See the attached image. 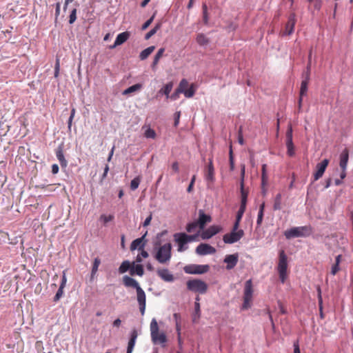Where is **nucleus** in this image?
I'll list each match as a JSON object with an SVG mask.
<instances>
[{"instance_id": "obj_57", "label": "nucleus", "mask_w": 353, "mask_h": 353, "mask_svg": "<svg viewBox=\"0 0 353 353\" xmlns=\"http://www.w3.org/2000/svg\"><path fill=\"white\" fill-rule=\"evenodd\" d=\"M322 6V0H315L314 3V8L316 10H319Z\"/></svg>"}, {"instance_id": "obj_41", "label": "nucleus", "mask_w": 353, "mask_h": 353, "mask_svg": "<svg viewBox=\"0 0 353 353\" xmlns=\"http://www.w3.org/2000/svg\"><path fill=\"white\" fill-rule=\"evenodd\" d=\"M141 180L139 177H135L131 181L130 183V188L132 190H135L138 188L140 184Z\"/></svg>"}, {"instance_id": "obj_17", "label": "nucleus", "mask_w": 353, "mask_h": 353, "mask_svg": "<svg viewBox=\"0 0 353 353\" xmlns=\"http://www.w3.org/2000/svg\"><path fill=\"white\" fill-rule=\"evenodd\" d=\"M296 23V15L294 13L290 14L288 21L285 25V30L283 35H290L293 33Z\"/></svg>"}, {"instance_id": "obj_55", "label": "nucleus", "mask_w": 353, "mask_h": 353, "mask_svg": "<svg viewBox=\"0 0 353 353\" xmlns=\"http://www.w3.org/2000/svg\"><path fill=\"white\" fill-rule=\"evenodd\" d=\"M340 268H339V265L337 264V263H334L332 266V269H331V274L332 275H335L338 271L339 270Z\"/></svg>"}, {"instance_id": "obj_35", "label": "nucleus", "mask_w": 353, "mask_h": 353, "mask_svg": "<svg viewBox=\"0 0 353 353\" xmlns=\"http://www.w3.org/2000/svg\"><path fill=\"white\" fill-rule=\"evenodd\" d=\"M241 201L240 208H246L248 193L245 191L244 187L241 188Z\"/></svg>"}, {"instance_id": "obj_44", "label": "nucleus", "mask_w": 353, "mask_h": 353, "mask_svg": "<svg viewBox=\"0 0 353 353\" xmlns=\"http://www.w3.org/2000/svg\"><path fill=\"white\" fill-rule=\"evenodd\" d=\"M63 289L64 288L62 286H59L55 296H54V301L57 302L63 294Z\"/></svg>"}, {"instance_id": "obj_63", "label": "nucleus", "mask_w": 353, "mask_h": 353, "mask_svg": "<svg viewBox=\"0 0 353 353\" xmlns=\"http://www.w3.org/2000/svg\"><path fill=\"white\" fill-rule=\"evenodd\" d=\"M59 168L57 164H53L52 165V173L56 174L59 172Z\"/></svg>"}, {"instance_id": "obj_36", "label": "nucleus", "mask_w": 353, "mask_h": 353, "mask_svg": "<svg viewBox=\"0 0 353 353\" xmlns=\"http://www.w3.org/2000/svg\"><path fill=\"white\" fill-rule=\"evenodd\" d=\"M310 68H311V63L310 61L307 63L306 70L302 74L303 79H305L306 81H310Z\"/></svg>"}, {"instance_id": "obj_14", "label": "nucleus", "mask_w": 353, "mask_h": 353, "mask_svg": "<svg viewBox=\"0 0 353 353\" xmlns=\"http://www.w3.org/2000/svg\"><path fill=\"white\" fill-rule=\"evenodd\" d=\"M174 241L178 243V252H183L188 249L185 245L188 243L186 239L184 237L183 232L176 233L174 234Z\"/></svg>"}, {"instance_id": "obj_13", "label": "nucleus", "mask_w": 353, "mask_h": 353, "mask_svg": "<svg viewBox=\"0 0 353 353\" xmlns=\"http://www.w3.org/2000/svg\"><path fill=\"white\" fill-rule=\"evenodd\" d=\"M286 146H287V153L290 157H292L294 155V148L292 141V128L290 126L286 132Z\"/></svg>"}, {"instance_id": "obj_7", "label": "nucleus", "mask_w": 353, "mask_h": 353, "mask_svg": "<svg viewBox=\"0 0 353 353\" xmlns=\"http://www.w3.org/2000/svg\"><path fill=\"white\" fill-rule=\"evenodd\" d=\"M287 269H288V257L284 250H281L279 252V261L278 264V272L279 274V279L281 283H284L287 278Z\"/></svg>"}, {"instance_id": "obj_47", "label": "nucleus", "mask_w": 353, "mask_h": 353, "mask_svg": "<svg viewBox=\"0 0 353 353\" xmlns=\"http://www.w3.org/2000/svg\"><path fill=\"white\" fill-rule=\"evenodd\" d=\"M245 172V165H242L241 168V182H240L241 188L244 187Z\"/></svg>"}, {"instance_id": "obj_23", "label": "nucleus", "mask_w": 353, "mask_h": 353, "mask_svg": "<svg viewBox=\"0 0 353 353\" xmlns=\"http://www.w3.org/2000/svg\"><path fill=\"white\" fill-rule=\"evenodd\" d=\"M349 159V151L345 148L340 154L339 165L341 170H346Z\"/></svg>"}, {"instance_id": "obj_59", "label": "nucleus", "mask_w": 353, "mask_h": 353, "mask_svg": "<svg viewBox=\"0 0 353 353\" xmlns=\"http://www.w3.org/2000/svg\"><path fill=\"white\" fill-rule=\"evenodd\" d=\"M60 8L61 3L59 2L56 3V9H55V20L57 21L58 16L60 14Z\"/></svg>"}, {"instance_id": "obj_50", "label": "nucleus", "mask_w": 353, "mask_h": 353, "mask_svg": "<svg viewBox=\"0 0 353 353\" xmlns=\"http://www.w3.org/2000/svg\"><path fill=\"white\" fill-rule=\"evenodd\" d=\"M179 89L177 88L171 95H170L169 98H170L172 101H176L179 97V94L182 93V92H179Z\"/></svg>"}, {"instance_id": "obj_45", "label": "nucleus", "mask_w": 353, "mask_h": 353, "mask_svg": "<svg viewBox=\"0 0 353 353\" xmlns=\"http://www.w3.org/2000/svg\"><path fill=\"white\" fill-rule=\"evenodd\" d=\"M188 86V82L185 79H183L179 85L178 88L180 90L179 92H183L185 88Z\"/></svg>"}, {"instance_id": "obj_11", "label": "nucleus", "mask_w": 353, "mask_h": 353, "mask_svg": "<svg viewBox=\"0 0 353 353\" xmlns=\"http://www.w3.org/2000/svg\"><path fill=\"white\" fill-rule=\"evenodd\" d=\"M195 252L198 255L205 256L214 254L216 249L209 244L201 243L196 247Z\"/></svg>"}, {"instance_id": "obj_19", "label": "nucleus", "mask_w": 353, "mask_h": 353, "mask_svg": "<svg viewBox=\"0 0 353 353\" xmlns=\"http://www.w3.org/2000/svg\"><path fill=\"white\" fill-rule=\"evenodd\" d=\"M158 276L165 282H172L174 280V276L166 269H159L157 271Z\"/></svg>"}, {"instance_id": "obj_39", "label": "nucleus", "mask_w": 353, "mask_h": 353, "mask_svg": "<svg viewBox=\"0 0 353 353\" xmlns=\"http://www.w3.org/2000/svg\"><path fill=\"white\" fill-rule=\"evenodd\" d=\"M100 263H101V260L99 258H95L94 260L92 268V272H91L92 276L94 275L97 273Z\"/></svg>"}, {"instance_id": "obj_1", "label": "nucleus", "mask_w": 353, "mask_h": 353, "mask_svg": "<svg viewBox=\"0 0 353 353\" xmlns=\"http://www.w3.org/2000/svg\"><path fill=\"white\" fill-rule=\"evenodd\" d=\"M123 285L127 288H133L137 291V302L141 315H144L146 305V296L143 290L140 287L138 281L134 279L125 275L123 277Z\"/></svg>"}, {"instance_id": "obj_46", "label": "nucleus", "mask_w": 353, "mask_h": 353, "mask_svg": "<svg viewBox=\"0 0 353 353\" xmlns=\"http://www.w3.org/2000/svg\"><path fill=\"white\" fill-rule=\"evenodd\" d=\"M77 8H73L69 17V23L72 24L77 19Z\"/></svg>"}, {"instance_id": "obj_18", "label": "nucleus", "mask_w": 353, "mask_h": 353, "mask_svg": "<svg viewBox=\"0 0 353 353\" xmlns=\"http://www.w3.org/2000/svg\"><path fill=\"white\" fill-rule=\"evenodd\" d=\"M211 221L212 218L210 215L205 214L202 210H199V219L196 221L201 230H203L205 225Z\"/></svg>"}, {"instance_id": "obj_3", "label": "nucleus", "mask_w": 353, "mask_h": 353, "mask_svg": "<svg viewBox=\"0 0 353 353\" xmlns=\"http://www.w3.org/2000/svg\"><path fill=\"white\" fill-rule=\"evenodd\" d=\"M311 228L308 226L294 227L287 230L284 232V235L287 239L297 237L307 236L311 234Z\"/></svg>"}, {"instance_id": "obj_62", "label": "nucleus", "mask_w": 353, "mask_h": 353, "mask_svg": "<svg viewBox=\"0 0 353 353\" xmlns=\"http://www.w3.org/2000/svg\"><path fill=\"white\" fill-rule=\"evenodd\" d=\"M240 222L241 221H239V220H235V222L233 225V227H232V230H234V231H239V224H240Z\"/></svg>"}, {"instance_id": "obj_28", "label": "nucleus", "mask_w": 353, "mask_h": 353, "mask_svg": "<svg viewBox=\"0 0 353 353\" xmlns=\"http://www.w3.org/2000/svg\"><path fill=\"white\" fill-rule=\"evenodd\" d=\"M154 49L155 47L152 46L142 50L139 54V59L141 60L146 59L148 57V56L154 50Z\"/></svg>"}, {"instance_id": "obj_27", "label": "nucleus", "mask_w": 353, "mask_h": 353, "mask_svg": "<svg viewBox=\"0 0 353 353\" xmlns=\"http://www.w3.org/2000/svg\"><path fill=\"white\" fill-rule=\"evenodd\" d=\"M165 52V49L163 48H161L159 49L158 52L155 54L154 57V60L152 61V63L151 65V67L152 70H155L156 65L158 64L159 59L162 57L163 52Z\"/></svg>"}, {"instance_id": "obj_60", "label": "nucleus", "mask_w": 353, "mask_h": 353, "mask_svg": "<svg viewBox=\"0 0 353 353\" xmlns=\"http://www.w3.org/2000/svg\"><path fill=\"white\" fill-rule=\"evenodd\" d=\"M152 219V213H150V214L144 221V222L143 223V227L148 226L150 223Z\"/></svg>"}, {"instance_id": "obj_56", "label": "nucleus", "mask_w": 353, "mask_h": 353, "mask_svg": "<svg viewBox=\"0 0 353 353\" xmlns=\"http://www.w3.org/2000/svg\"><path fill=\"white\" fill-rule=\"evenodd\" d=\"M66 282H67V278H66L65 272V271H63V275L61 277V282L59 286H62V287L65 288V285H66Z\"/></svg>"}, {"instance_id": "obj_33", "label": "nucleus", "mask_w": 353, "mask_h": 353, "mask_svg": "<svg viewBox=\"0 0 353 353\" xmlns=\"http://www.w3.org/2000/svg\"><path fill=\"white\" fill-rule=\"evenodd\" d=\"M196 42L201 46H205L208 44L209 39L203 33H200L196 37Z\"/></svg>"}, {"instance_id": "obj_42", "label": "nucleus", "mask_w": 353, "mask_h": 353, "mask_svg": "<svg viewBox=\"0 0 353 353\" xmlns=\"http://www.w3.org/2000/svg\"><path fill=\"white\" fill-rule=\"evenodd\" d=\"M144 136L148 139H154L156 137V132L153 129L149 128L145 130Z\"/></svg>"}, {"instance_id": "obj_31", "label": "nucleus", "mask_w": 353, "mask_h": 353, "mask_svg": "<svg viewBox=\"0 0 353 353\" xmlns=\"http://www.w3.org/2000/svg\"><path fill=\"white\" fill-rule=\"evenodd\" d=\"M281 199L282 195L281 193L276 195L273 205L274 210H280L281 209Z\"/></svg>"}, {"instance_id": "obj_5", "label": "nucleus", "mask_w": 353, "mask_h": 353, "mask_svg": "<svg viewBox=\"0 0 353 353\" xmlns=\"http://www.w3.org/2000/svg\"><path fill=\"white\" fill-rule=\"evenodd\" d=\"M171 250L172 245L170 243H165L163 245L161 246L155 255V259L160 263H165L169 261L171 259Z\"/></svg>"}, {"instance_id": "obj_38", "label": "nucleus", "mask_w": 353, "mask_h": 353, "mask_svg": "<svg viewBox=\"0 0 353 353\" xmlns=\"http://www.w3.org/2000/svg\"><path fill=\"white\" fill-rule=\"evenodd\" d=\"M197 227H199L197 221H193L187 224L186 230L188 232H192L196 229Z\"/></svg>"}, {"instance_id": "obj_49", "label": "nucleus", "mask_w": 353, "mask_h": 353, "mask_svg": "<svg viewBox=\"0 0 353 353\" xmlns=\"http://www.w3.org/2000/svg\"><path fill=\"white\" fill-rule=\"evenodd\" d=\"M154 18V14H153L149 19H148L142 26L141 29L145 30L152 23Z\"/></svg>"}, {"instance_id": "obj_24", "label": "nucleus", "mask_w": 353, "mask_h": 353, "mask_svg": "<svg viewBox=\"0 0 353 353\" xmlns=\"http://www.w3.org/2000/svg\"><path fill=\"white\" fill-rule=\"evenodd\" d=\"M130 274L131 276L138 275L142 276L144 274L143 267L141 264L134 265V262L132 263V268L130 270Z\"/></svg>"}, {"instance_id": "obj_53", "label": "nucleus", "mask_w": 353, "mask_h": 353, "mask_svg": "<svg viewBox=\"0 0 353 353\" xmlns=\"http://www.w3.org/2000/svg\"><path fill=\"white\" fill-rule=\"evenodd\" d=\"M59 60L57 59L55 66H54V76L55 78L59 77Z\"/></svg>"}, {"instance_id": "obj_25", "label": "nucleus", "mask_w": 353, "mask_h": 353, "mask_svg": "<svg viewBox=\"0 0 353 353\" xmlns=\"http://www.w3.org/2000/svg\"><path fill=\"white\" fill-rule=\"evenodd\" d=\"M130 34L128 32H123L119 34L114 41V46H120L125 43L129 38Z\"/></svg>"}, {"instance_id": "obj_61", "label": "nucleus", "mask_w": 353, "mask_h": 353, "mask_svg": "<svg viewBox=\"0 0 353 353\" xmlns=\"http://www.w3.org/2000/svg\"><path fill=\"white\" fill-rule=\"evenodd\" d=\"M180 112H177L174 114V126H177L179 123Z\"/></svg>"}, {"instance_id": "obj_40", "label": "nucleus", "mask_w": 353, "mask_h": 353, "mask_svg": "<svg viewBox=\"0 0 353 353\" xmlns=\"http://www.w3.org/2000/svg\"><path fill=\"white\" fill-rule=\"evenodd\" d=\"M185 97L187 98H191L194 96L195 93V89L194 88L193 84H192L189 89L185 90V91L183 92Z\"/></svg>"}, {"instance_id": "obj_51", "label": "nucleus", "mask_w": 353, "mask_h": 353, "mask_svg": "<svg viewBox=\"0 0 353 353\" xmlns=\"http://www.w3.org/2000/svg\"><path fill=\"white\" fill-rule=\"evenodd\" d=\"M245 211V208H239V210H238V212L236 213V219L239 220V221H241L242 217H243V215Z\"/></svg>"}, {"instance_id": "obj_54", "label": "nucleus", "mask_w": 353, "mask_h": 353, "mask_svg": "<svg viewBox=\"0 0 353 353\" xmlns=\"http://www.w3.org/2000/svg\"><path fill=\"white\" fill-rule=\"evenodd\" d=\"M263 212H259L257 220H256V225L258 227L261 226L262 221H263Z\"/></svg>"}, {"instance_id": "obj_26", "label": "nucleus", "mask_w": 353, "mask_h": 353, "mask_svg": "<svg viewBox=\"0 0 353 353\" xmlns=\"http://www.w3.org/2000/svg\"><path fill=\"white\" fill-rule=\"evenodd\" d=\"M173 88V83L169 82L165 85L163 88H162L159 91V94H165L166 98L168 99L170 97V93Z\"/></svg>"}, {"instance_id": "obj_48", "label": "nucleus", "mask_w": 353, "mask_h": 353, "mask_svg": "<svg viewBox=\"0 0 353 353\" xmlns=\"http://www.w3.org/2000/svg\"><path fill=\"white\" fill-rule=\"evenodd\" d=\"M183 235H184V237L186 239L188 243V242H192V241H194L197 236H198V233L197 234H192V235H188L185 233H183Z\"/></svg>"}, {"instance_id": "obj_10", "label": "nucleus", "mask_w": 353, "mask_h": 353, "mask_svg": "<svg viewBox=\"0 0 353 353\" xmlns=\"http://www.w3.org/2000/svg\"><path fill=\"white\" fill-rule=\"evenodd\" d=\"M222 230V227L220 225H211L206 230H203L201 234V237L203 240L209 239L213 236L216 235Z\"/></svg>"}, {"instance_id": "obj_22", "label": "nucleus", "mask_w": 353, "mask_h": 353, "mask_svg": "<svg viewBox=\"0 0 353 353\" xmlns=\"http://www.w3.org/2000/svg\"><path fill=\"white\" fill-rule=\"evenodd\" d=\"M205 180L207 181H210L213 183L214 181V168L212 163V160L211 159H209V163L207 167V170L205 172Z\"/></svg>"}, {"instance_id": "obj_6", "label": "nucleus", "mask_w": 353, "mask_h": 353, "mask_svg": "<svg viewBox=\"0 0 353 353\" xmlns=\"http://www.w3.org/2000/svg\"><path fill=\"white\" fill-rule=\"evenodd\" d=\"M253 288L251 279L248 280L245 283L243 293V303L241 306L242 310H245L251 307V301L252 300Z\"/></svg>"}, {"instance_id": "obj_20", "label": "nucleus", "mask_w": 353, "mask_h": 353, "mask_svg": "<svg viewBox=\"0 0 353 353\" xmlns=\"http://www.w3.org/2000/svg\"><path fill=\"white\" fill-rule=\"evenodd\" d=\"M147 234V232L140 238L134 240L130 245V250H134L136 249L143 250L145 247V242H143V239Z\"/></svg>"}, {"instance_id": "obj_8", "label": "nucleus", "mask_w": 353, "mask_h": 353, "mask_svg": "<svg viewBox=\"0 0 353 353\" xmlns=\"http://www.w3.org/2000/svg\"><path fill=\"white\" fill-rule=\"evenodd\" d=\"M184 272L189 274H202L208 272L210 270L209 265L190 264L185 265Z\"/></svg>"}, {"instance_id": "obj_12", "label": "nucleus", "mask_w": 353, "mask_h": 353, "mask_svg": "<svg viewBox=\"0 0 353 353\" xmlns=\"http://www.w3.org/2000/svg\"><path fill=\"white\" fill-rule=\"evenodd\" d=\"M328 163H329V160L327 159H325L321 163L316 164V171L314 174V181H317L321 177H322Z\"/></svg>"}, {"instance_id": "obj_21", "label": "nucleus", "mask_w": 353, "mask_h": 353, "mask_svg": "<svg viewBox=\"0 0 353 353\" xmlns=\"http://www.w3.org/2000/svg\"><path fill=\"white\" fill-rule=\"evenodd\" d=\"M138 336V333L137 330L134 329L130 332V338L128 343L127 352L126 353H132L134 349V347L136 343V341Z\"/></svg>"}, {"instance_id": "obj_4", "label": "nucleus", "mask_w": 353, "mask_h": 353, "mask_svg": "<svg viewBox=\"0 0 353 353\" xmlns=\"http://www.w3.org/2000/svg\"><path fill=\"white\" fill-rule=\"evenodd\" d=\"M186 285L189 291L201 294H205L208 288L205 281L198 279L188 280L186 283Z\"/></svg>"}, {"instance_id": "obj_52", "label": "nucleus", "mask_w": 353, "mask_h": 353, "mask_svg": "<svg viewBox=\"0 0 353 353\" xmlns=\"http://www.w3.org/2000/svg\"><path fill=\"white\" fill-rule=\"evenodd\" d=\"M100 219L101 220H103L105 223H107L111 221L114 219V216L113 215L105 216V215L103 214L101 216Z\"/></svg>"}, {"instance_id": "obj_32", "label": "nucleus", "mask_w": 353, "mask_h": 353, "mask_svg": "<svg viewBox=\"0 0 353 353\" xmlns=\"http://www.w3.org/2000/svg\"><path fill=\"white\" fill-rule=\"evenodd\" d=\"M161 24L160 23L156 24L152 29H151L148 32L145 34V39L148 40L150 37L154 35L157 33V32L161 28Z\"/></svg>"}, {"instance_id": "obj_16", "label": "nucleus", "mask_w": 353, "mask_h": 353, "mask_svg": "<svg viewBox=\"0 0 353 353\" xmlns=\"http://www.w3.org/2000/svg\"><path fill=\"white\" fill-rule=\"evenodd\" d=\"M224 263H225L226 265V269L227 270H232L233 269L239 261V254L235 253L233 254H228L225 256V259L223 260Z\"/></svg>"}, {"instance_id": "obj_30", "label": "nucleus", "mask_w": 353, "mask_h": 353, "mask_svg": "<svg viewBox=\"0 0 353 353\" xmlns=\"http://www.w3.org/2000/svg\"><path fill=\"white\" fill-rule=\"evenodd\" d=\"M131 268H132V265H131L130 262L128 260L124 261L122 262L120 267L119 268V272L120 274H123L128 270L130 271Z\"/></svg>"}, {"instance_id": "obj_43", "label": "nucleus", "mask_w": 353, "mask_h": 353, "mask_svg": "<svg viewBox=\"0 0 353 353\" xmlns=\"http://www.w3.org/2000/svg\"><path fill=\"white\" fill-rule=\"evenodd\" d=\"M316 291H317V296H318V302H319V309H323V299L321 295V287L318 285L316 287Z\"/></svg>"}, {"instance_id": "obj_37", "label": "nucleus", "mask_w": 353, "mask_h": 353, "mask_svg": "<svg viewBox=\"0 0 353 353\" xmlns=\"http://www.w3.org/2000/svg\"><path fill=\"white\" fill-rule=\"evenodd\" d=\"M202 10H203V21L205 25L208 24L209 17H208V7L205 3H203L202 6Z\"/></svg>"}, {"instance_id": "obj_34", "label": "nucleus", "mask_w": 353, "mask_h": 353, "mask_svg": "<svg viewBox=\"0 0 353 353\" xmlns=\"http://www.w3.org/2000/svg\"><path fill=\"white\" fill-rule=\"evenodd\" d=\"M309 81H306L305 79L302 80L299 93L301 97H303L307 94Z\"/></svg>"}, {"instance_id": "obj_15", "label": "nucleus", "mask_w": 353, "mask_h": 353, "mask_svg": "<svg viewBox=\"0 0 353 353\" xmlns=\"http://www.w3.org/2000/svg\"><path fill=\"white\" fill-rule=\"evenodd\" d=\"M64 147V143H61L57 146V148L55 150L56 157L58 161H59L61 168H66L68 165V161L65 159L63 154Z\"/></svg>"}, {"instance_id": "obj_9", "label": "nucleus", "mask_w": 353, "mask_h": 353, "mask_svg": "<svg viewBox=\"0 0 353 353\" xmlns=\"http://www.w3.org/2000/svg\"><path fill=\"white\" fill-rule=\"evenodd\" d=\"M244 236V231L240 229L239 231L231 230L230 233L225 234L223 240L225 243L232 244L238 242Z\"/></svg>"}, {"instance_id": "obj_58", "label": "nucleus", "mask_w": 353, "mask_h": 353, "mask_svg": "<svg viewBox=\"0 0 353 353\" xmlns=\"http://www.w3.org/2000/svg\"><path fill=\"white\" fill-rule=\"evenodd\" d=\"M194 310H195V314L198 316V317H199L200 314H201V310H200V304L199 302L194 303Z\"/></svg>"}, {"instance_id": "obj_29", "label": "nucleus", "mask_w": 353, "mask_h": 353, "mask_svg": "<svg viewBox=\"0 0 353 353\" xmlns=\"http://www.w3.org/2000/svg\"><path fill=\"white\" fill-rule=\"evenodd\" d=\"M141 88H142V85L141 84H140V83L134 84V85L128 88L125 90H123V95H127V94H129L130 93L139 91V90H140L141 89Z\"/></svg>"}, {"instance_id": "obj_64", "label": "nucleus", "mask_w": 353, "mask_h": 353, "mask_svg": "<svg viewBox=\"0 0 353 353\" xmlns=\"http://www.w3.org/2000/svg\"><path fill=\"white\" fill-rule=\"evenodd\" d=\"M293 346H294V353H301L298 341L294 342Z\"/></svg>"}, {"instance_id": "obj_2", "label": "nucleus", "mask_w": 353, "mask_h": 353, "mask_svg": "<svg viewBox=\"0 0 353 353\" xmlns=\"http://www.w3.org/2000/svg\"><path fill=\"white\" fill-rule=\"evenodd\" d=\"M150 330L152 342L154 344H162L164 347L167 342V337L165 333H159V326L155 318H153L150 322Z\"/></svg>"}]
</instances>
